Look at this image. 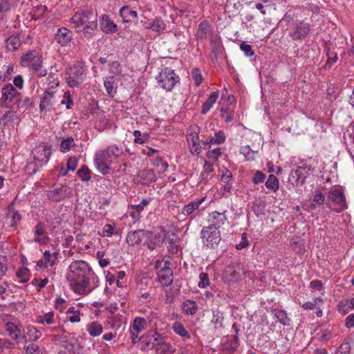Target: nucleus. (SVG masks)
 Returning <instances> with one entry per match:
<instances>
[{
  "mask_svg": "<svg viewBox=\"0 0 354 354\" xmlns=\"http://www.w3.org/2000/svg\"><path fill=\"white\" fill-rule=\"evenodd\" d=\"M66 277L71 288L77 295H86L98 284V277L85 261H73L68 266Z\"/></svg>",
  "mask_w": 354,
  "mask_h": 354,
  "instance_id": "1",
  "label": "nucleus"
},
{
  "mask_svg": "<svg viewBox=\"0 0 354 354\" xmlns=\"http://www.w3.org/2000/svg\"><path fill=\"white\" fill-rule=\"evenodd\" d=\"M122 154L123 149L115 145H110L105 149L97 151L94 157L97 169L104 175L108 174L110 172V165Z\"/></svg>",
  "mask_w": 354,
  "mask_h": 354,
  "instance_id": "2",
  "label": "nucleus"
},
{
  "mask_svg": "<svg viewBox=\"0 0 354 354\" xmlns=\"http://www.w3.org/2000/svg\"><path fill=\"white\" fill-rule=\"evenodd\" d=\"M20 64L23 67H27L37 77H45L47 70L43 66V57L35 50H29L20 57Z\"/></svg>",
  "mask_w": 354,
  "mask_h": 354,
  "instance_id": "3",
  "label": "nucleus"
},
{
  "mask_svg": "<svg viewBox=\"0 0 354 354\" xmlns=\"http://www.w3.org/2000/svg\"><path fill=\"white\" fill-rule=\"evenodd\" d=\"M326 207L336 213H340L348 209V206L344 192L341 188L331 189L328 192Z\"/></svg>",
  "mask_w": 354,
  "mask_h": 354,
  "instance_id": "4",
  "label": "nucleus"
},
{
  "mask_svg": "<svg viewBox=\"0 0 354 354\" xmlns=\"http://www.w3.org/2000/svg\"><path fill=\"white\" fill-rule=\"evenodd\" d=\"M70 21L77 27L84 26L86 32H88V30H94L97 28L96 15L90 10H77Z\"/></svg>",
  "mask_w": 354,
  "mask_h": 354,
  "instance_id": "5",
  "label": "nucleus"
},
{
  "mask_svg": "<svg viewBox=\"0 0 354 354\" xmlns=\"http://www.w3.org/2000/svg\"><path fill=\"white\" fill-rule=\"evenodd\" d=\"M86 69L81 63H75L67 68L65 73L66 84L71 88H76L81 85L86 78Z\"/></svg>",
  "mask_w": 354,
  "mask_h": 354,
  "instance_id": "6",
  "label": "nucleus"
},
{
  "mask_svg": "<svg viewBox=\"0 0 354 354\" xmlns=\"http://www.w3.org/2000/svg\"><path fill=\"white\" fill-rule=\"evenodd\" d=\"M158 86L166 91H171L175 85L180 82L179 76L174 70L165 68L156 77Z\"/></svg>",
  "mask_w": 354,
  "mask_h": 354,
  "instance_id": "7",
  "label": "nucleus"
},
{
  "mask_svg": "<svg viewBox=\"0 0 354 354\" xmlns=\"http://www.w3.org/2000/svg\"><path fill=\"white\" fill-rule=\"evenodd\" d=\"M169 260H157L155 268L158 272V279L162 286H168L173 281V271Z\"/></svg>",
  "mask_w": 354,
  "mask_h": 354,
  "instance_id": "8",
  "label": "nucleus"
},
{
  "mask_svg": "<svg viewBox=\"0 0 354 354\" xmlns=\"http://www.w3.org/2000/svg\"><path fill=\"white\" fill-rule=\"evenodd\" d=\"M201 237L203 245L209 248H216L221 240L219 230L214 227H204L201 230Z\"/></svg>",
  "mask_w": 354,
  "mask_h": 354,
  "instance_id": "9",
  "label": "nucleus"
},
{
  "mask_svg": "<svg viewBox=\"0 0 354 354\" xmlns=\"http://www.w3.org/2000/svg\"><path fill=\"white\" fill-rule=\"evenodd\" d=\"M310 30V24L304 21H297L290 25L288 36L292 40H301L308 35Z\"/></svg>",
  "mask_w": 354,
  "mask_h": 354,
  "instance_id": "10",
  "label": "nucleus"
},
{
  "mask_svg": "<svg viewBox=\"0 0 354 354\" xmlns=\"http://www.w3.org/2000/svg\"><path fill=\"white\" fill-rule=\"evenodd\" d=\"M2 97L0 102L1 106L8 107L6 104L7 102H12L15 101L17 107L20 106L21 104V93H19L14 86L11 84H7L2 88Z\"/></svg>",
  "mask_w": 354,
  "mask_h": 354,
  "instance_id": "11",
  "label": "nucleus"
},
{
  "mask_svg": "<svg viewBox=\"0 0 354 354\" xmlns=\"http://www.w3.org/2000/svg\"><path fill=\"white\" fill-rule=\"evenodd\" d=\"M314 169L311 166L304 165L303 166H298L295 169H292L289 178L288 182L293 186L302 185L307 177L308 174L310 171H313Z\"/></svg>",
  "mask_w": 354,
  "mask_h": 354,
  "instance_id": "12",
  "label": "nucleus"
},
{
  "mask_svg": "<svg viewBox=\"0 0 354 354\" xmlns=\"http://www.w3.org/2000/svg\"><path fill=\"white\" fill-rule=\"evenodd\" d=\"M50 154V149L44 144L35 147L31 153L33 160L38 162L39 166H43L48 162Z\"/></svg>",
  "mask_w": 354,
  "mask_h": 354,
  "instance_id": "13",
  "label": "nucleus"
},
{
  "mask_svg": "<svg viewBox=\"0 0 354 354\" xmlns=\"http://www.w3.org/2000/svg\"><path fill=\"white\" fill-rule=\"evenodd\" d=\"M72 189L66 185H61L48 192V197L53 201H60L71 196Z\"/></svg>",
  "mask_w": 354,
  "mask_h": 354,
  "instance_id": "14",
  "label": "nucleus"
},
{
  "mask_svg": "<svg viewBox=\"0 0 354 354\" xmlns=\"http://www.w3.org/2000/svg\"><path fill=\"white\" fill-rule=\"evenodd\" d=\"M198 127H192L187 131V140L192 146L190 147V151L192 153H199L201 152L200 139L198 136Z\"/></svg>",
  "mask_w": 354,
  "mask_h": 354,
  "instance_id": "15",
  "label": "nucleus"
},
{
  "mask_svg": "<svg viewBox=\"0 0 354 354\" xmlns=\"http://www.w3.org/2000/svg\"><path fill=\"white\" fill-rule=\"evenodd\" d=\"M153 343L156 345V354H173L175 352V348L158 333L153 336Z\"/></svg>",
  "mask_w": 354,
  "mask_h": 354,
  "instance_id": "16",
  "label": "nucleus"
},
{
  "mask_svg": "<svg viewBox=\"0 0 354 354\" xmlns=\"http://www.w3.org/2000/svg\"><path fill=\"white\" fill-rule=\"evenodd\" d=\"M150 234L146 235L147 239L146 245L150 250L160 248L166 238L165 231L162 232L153 233L149 231Z\"/></svg>",
  "mask_w": 354,
  "mask_h": 354,
  "instance_id": "17",
  "label": "nucleus"
},
{
  "mask_svg": "<svg viewBox=\"0 0 354 354\" xmlns=\"http://www.w3.org/2000/svg\"><path fill=\"white\" fill-rule=\"evenodd\" d=\"M227 211L218 212L216 211L212 212L209 214L208 222L209 223V227H217L218 230L222 227L227 221L225 213Z\"/></svg>",
  "mask_w": 354,
  "mask_h": 354,
  "instance_id": "18",
  "label": "nucleus"
},
{
  "mask_svg": "<svg viewBox=\"0 0 354 354\" xmlns=\"http://www.w3.org/2000/svg\"><path fill=\"white\" fill-rule=\"evenodd\" d=\"M156 180V174L151 169H143L139 171L134 178L137 184L145 185H148Z\"/></svg>",
  "mask_w": 354,
  "mask_h": 354,
  "instance_id": "19",
  "label": "nucleus"
},
{
  "mask_svg": "<svg viewBox=\"0 0 354 354\" xmlns=\"http://www.w3.org/2000/svg\"><path fill=\"white\" fill-rule=\"evenodd\" d=\"M150 234L149 230H139L128 233L126 241L129 245L133 246L139 244L146 235Z\"/></svg>",
  "mask_w": 354,
  "mask_h": 354,
  "instance_id": "20",
  "label": "nucleus"
},
{
  "mask_svg": "<svg viewBox=\"0 0 354 354\" xmlns=\"http://www.w3.org/2000/svg\"><path fill=\"white\" fill-rule=\"evenodd\" d=\"M72 39V32L65 27L59 28L55 35L56 41L62 46H65L69 44Z\"/></svg>",
  "mask_w": 354,
  "mask_h": 354,
  "instance_id": "21",
  "label": "nucleus"
},
{
  "mask_svg": "<svg viewBox=\"0 0 354 354\" xmlns=\"http://www.w3.org/2000/svg\"><path fill=\"white\" fill-rule=\"evenodd\" d=\"M104 86L108 95L113 97L117 93L118 80L116 77L111 75L104 79Z\"/></svg>",
  "mask_w": 354,
  "mask_h": 354,
  "instance_id": "22",
  "label": "nucleus"
},
{
  "mask_svg": "<svg viewBox=\"0 0 354 354\" xmlns=\"http://www.w3.org/2000/svg\"><path fill=\"white\" fill-rule=\"evenodd\" d=\"M311 203L308 207V212H313L322 205L325 201V196L319 190L312 192Z\"/></svg>",
  "mask_w": 354,
  "mask_h": 354,
  "instance_id": "23",
  "label": "nucleus"
},
{
  "mask_svg": "<svg viewBox=\"0 0 354 354\" xmlns=\"http://www.w3.org/2000/svg\"><path fill=\"white\" fill-rule=\"evenodd\" d=\"M100 26L102 30L106 34H112L118 30L117 25L105 15L102 16Z\"/></svg>",
  "mask_w": 354,
  "mask_h": 354,
  "instance_id": "24",
  "label": "nucleus"
},
{
  "mask_svg": "<svg viewBox=\"0 0 354 354\" xmlns=\"http://www.w3.org/2000/svg\"><path fill=\"white\" fill-rule=\"evenodd\" d=\"M212 34V27L209 23L205 20L201 21L196 31V37L198 39L203 40L209 37Z\"/></svg>",
  "mask_w": 354,
  "mask_h": 354,
  "instance_id": "25",
  "label": "nucleus"
},
{
  "mask_svg": "<svg viewBox=\"0 0 354 354\" xmlns=\"http://www.w3.org/2000/svg\"><path fill=\"white\" fill-rule=\"evenodd\" d=\"M55 102V93L46 91L41 100L39 108L41 111L50 110Z\"/></svg>",
  "mask_w": 354,
  "mask_h": 354,
  "instance_id": "26",
  "label": "nucleus"
},
{
  "mask_svg": "<svg viewBox=\"0 0 354 354\" xmlns=\"http://www.w3.org/2000/svg\"><path fill=\"white\" fill-rule=\"evenodd\" d=\"M120 15L124 23H129L138 17L136 11L131 10L128 6H124L120 8Z\"/></svg>",
  "mask_w": 354,
  "mask_h": 354,
  "instance_id": "27",
  "label": "nucleus"
},
{
  "mask_svg": "<svg viewBox=\"0 0 354 354\" xmlns=\"http://www.w3.org/2000/svg\"><path fill=\"white\" fill-rule=\"evenodd\" d=\"M205 198H196L190 202L182 209V214L185 216L191 215L195 210L198 209L200 205L204 202Z\"/></svg>",
  "mask_w": 354,
  "mask_h": 354,
  "instance_id": "28",
  "label": "nucleus"
},
{
  "mask_svg": "<svg viewBox=\"0 0 354 354\" xmlns=\"http://www.w3.org/2000/svg\"><path fill=\"white\" fill-rule=\"evenodd\" d=\"M219 93L218 91L212 92L208 96L207 100L203 103L201 113L206 114L210 109L212 107L213 104L216 102L218 98Z\"/></svg>",
  "mask_w": 354,
  "mask_h": 354,
  "instance_id": "29",
  "label": "nucleus"
},
{
  "mask_svg": "<svg viewBox=\"0 0 354 354\" xmlns=\"http://www.w3.org/2000/svg\"><path fill=\"white\" fill-rule=\"evenodd\" d=\"M5 327H6V331L9 334V336L12 339H13L15 340H18L21 337V333L20 328L15 323L8 322V323H6Z\"/></svg>",
  "mask_w": 354,
  "mask_h": 354,
  "instance_id": "30",
  "label": "nucleus"
},
{
  "mask_svg": "<svg viewBox=\"0 0 354 354\" xmlns=\"http://www.w3.org/2000/svg\"><path fill=\"white\" fill-rule=\"evenodd\" d=\"M223 321L224 317L223 313L218 309L213 310L211 322L214 324V327L216 330L223 328Z\"/></svg>",
  "mask_w": 354,
  "mask_h": 354,
  "instance_id": "31",
  "label": "nucleus"
},
{
  "mask_svg": "<svg viewBox=\"0 0 354 354\" xmlns=\"http://www.w3.org/2000/svg\"><path fill=\"white\" fill-rule=\"evenodd\" d=\"M86 330L92 337H98L103 332L102 326L97 322H92L86 325Z\"/></svg>",
  "mask_w": 354,
  "mask_h": 354,
  "instance_id": "32",
  "label": "nucleus"
},
{
  "mask_svg": "<svg viewBox=\"0 0 354 354\" xmlns=\"http://www.w3.org/2000/svg\"><path fill=\"white\" fill-rule=\"evenodd\" d=\"M172 329L175 333L185 340L189 339L191 338L190 333L185 329L181 322H175L172 325Z\"/></svg>",
  "mask_w": 354,
  "mask_h": 354,
  "instance_id": "33",
  "label": "nucleus"
},
{
  "mask_svg": "<svg viewBox=\"0 0 354 354\" xmlns=\"http://www.w3.org/2000/svg\"><path fill=\"white\" fill-rule=\"evenodd\" d=\"M66 319L71 323H78L80 322V311L75 306L69 307L66 310Z\"/></svg>",
  "mask_w": 354,
  "mask_h": 354,
  "instance_id": "34",
  "label": "nucleus"
},
{
  "mask_svg": "<svg viewBox=\"0 0 354 354\" xmlns=\"http://www.w3.org/2000/svg\"><path fill=\"white\" fill-rule=\"evenodd\" d=\"M147 327V319L145 317H136L133 320V324L130 328V331H135L136 333H141Z\"/></svg>",
  "mask_w": 354,
  "mask_h": 354,
  "instance_id": "35",
  "label": "nucleus"
},
{
  "mask_svg": "<svg viewBox=\"0 0 354 354\" xmlns=\"http://www.w3.org/2000/svg\"><path fill=\"white\" fill-rule=\"evenodd\" d=\"M58 255V252L51 253L49 250H46L43 254V258L44 259V268L53 266L56 263Z\"/></svg>",
  "mask_w": 354,
  "mask_h": 354,
  "instance_id": "36",
  "label": "nucleus"
},
{
  "mask_svg": "<svg viewBox=\"0 0 354 354\" xmlns=\"http://www.w3.org/2000/svg\"><path fill=\"white\" fill-rule=\"evenodd\" d=\"M272 313L281 324L284 326L290 325V319L288 317L285 310L274 309Z\"/></svg>",
  "mask_w": 354,
  "mask_h": 354,
  "instance_id": "37",
  "label": "nucleus"
},
{
  "mask_svg": "<svg viewBox=\"0 0 354 354\" xmlns=\"http://www.w3.org/2000/svg\"><path fill=\"white\" fill-rule=\"evenodd\" d=\"M232 328L234 329V330L236 332V335H234L232 337V340L230 342H228L225 346V349L229 353L234 352L239 346V338L237 336L238 328H237L236 324H233Z\"/></svg>",
  "mask_w": 354,
  "mask_h": 354,
  "instance_id": "38",
  "label": "nucleus"
},
{
  "mask_svg": "<svg viewBox=\"0 0 354 354\" xmlns=\"http://www.w3.org/2000/svg\"><path fill=\"white\" fill-rule=\"evenodd\" d=\"M177 235L171 233L167 236V248L173 254L178 252Z\"/></svg>",
  "mask_w": 354,
  "mask_h": 354,
  "instance_id": "39",
  "label": "nucleus"
},
{
  "mask_svg": "<svg viewBox=\"0 0 354 354\" xmlns=\"http://www.w3.org/2000/svg\"><path fill=\"white\" fill-rule=\"evenodd\" d=\"M148 28L151 29L153 31L157 32H163L166 29V24L165 21L160 18L157 17L154 19V21L151 23V24L148 27Z\"/></svg>",
  "mask_w": 354,
  "mask_h": 354,
  "instance_id": "40",
  "label": "nucleus"
},
{
  "mask_svg": "<svg viewBox=\"0 0 354 354\" xmlns=\"http://www.w3.org/2000/svg\"><path fill=\"white\" fill-rule=\"evenodd\" d=\"M266 186L268 189L274 192H277L279 187L278 178L273 174L269 175L266 182Z\"/></svg>",
  "mask_w": 354,
  "mask_h": 354,
  "instance_id": "41",
  "label": "nucleus"
},
{
  "mask_svg": "<svg viewBox=\"0 0 354 354\" xmlns=\"http://www.w3.org/2000/svg\"><path fill=\"white\" fill-rule=\"evenodd\" d=\"M54 316L55 315L53 312H48L43 316H39L37 319V322L41 324L51 325L55 322Z\"/></svg>",
  "mask_w": 354,
  "mask_h": 354,
  "instance_id": "42",
  "label": "nucleus"
},
{
  "mask_svg": "<svg viewBox=\"0 0 354 354\" xmlns=\"http://www.w3.org/2000/svg\"><path fill=\"white\" fill-rule=\"evenodd\" d=\"M225 133L222 131H219L215 133L214 137H209L208 140L209 143L220 145L225 142Z\"/></svg>",
  "mask_w": 354,
  "mask_h": 354,
  "instance_id": "43",
  "label": "nucleus"
},
{
  "mask_svg": "<svg viewBox=\"0 0 354 354\" xmlns=\"http://www.w3.org/2000/svg\"><path fill=\"white\" fill-rule=\"evenodd\" d=\"M26 336L29 340L36 341L41 336V333L34 326L27 327Z\"/></svg>",
  "mask_w": 354,
  "mask_h": 354,
  "instance_id": "44",
  "label": "nucleus"
},
{
  "mask_svg": "<svg viewBox=\"0 0 354 354\" xmlns=\"http://www.w3.org/2000/svg\"><path fill=\"white\" fill-rule=\"evenodd\" d=\"M20 46V41L16 37H10L6 40V47L8 50L14 51Z\"/></svg>",
  "mask_w": 354,
  "mask_h": 354,
  "instance_id": "45",
  "label": "nucleus"
},
{
  "mask_svg": "<svg viewBox=\"0 0 354 354\" xmlns=\"http://www.w3.org/2000/svg\"><path fill=\"white\" fill-rule=\"evenodd\" d=\"M74 145L75 142L73 138L72 137H68L61 141L60 151L63 153H66Z\"/></svg>",
  "mask_w": 354,
  "mask_h": 354,
  "instance_id": "46",
  "label": "nucleus"
},
{
  "mask_svg": "<svg viewBox=\"0 0 354 354\" xmlns=\"http://www.w3.org/2000/svg\"><path fill=\"white\" fill-rule=\"evenodd\" d=\"M78 177L81 180L87 182L91 179V171L86 165L82 166L77 172Z\"/></svg>",
  "mask_w": 354,
  "mask_h": 354,
  "instance_id": "47",
  "label": "nucleus"
},
{
  "mask_svg": "<svg viewBox=\"0 0 354 354\" xmlns=\"http://www.w3.org/2000/svg\"><path fill=\"white\" fill-rule=\"evenodd\" d=\"M133 136L135 137L134 142L138 144H143L149 138V136L147 133H142L139 130H135L133 131Z\"/></svg>",
  "mask_w": 354,
  "mask_h": 354,
  "instance_id": "48",
  "label": "nucleus"
},
{
  "mask_svg": "<svg viewBox=\"0 0 354 354\" xmlns=\"http://www.w3.org/2000/svg\"><path fill=\"white\" fill-rule=\"evenodd\" d=\"M183 310L187 315H194L197 311V306L194 301L188 300L183 304Z\"/></svg>",
  "mask_w": 354,
  "mask_h": 354,
  "instance_id": "49",
  "label": "nucleus"
},
{
  "mask_svg": "<svg viewBox=\"0 0 354 354\" xmlns=\"http://www.w3.org/2000/svg\"><path fill=\"white\" fill-rule=\"evenodd\" d=\"M17 119V114L15 111L9 110L6 111L1 118L0 121L4 122V124H8L10 121H14Z\"/></svg>",
  "mask_w": 354,
  "mask_h": 354,
  "instance_id": "50",
  "label": "nucleus"
},
{
  "mask_svg": "<svg viewBox=\"0 0 354 354\" xmlns=\"http://www.w3.org/2000/svg\"><path fill=\"white\" fill-rule=\"evenodd\" d=\"M41 167L42 166H39V164L38 163V162H35L34 160L33 162L28 163L25 167V169L29 175L32 176V175L35 174Z\"/></svg>",
  "mask_w": 354,
  "mask_h": 354,
  "instance_id": "51",
  "label": "nucleus"
},
{
  "mask_svg": "<svg viewBox=\"0 0 354 354\" xmlns=\"http://www.w3.org/2000/svg\"><path fill=\"white\" fill-rule=\"evenodd\" d=\"M240 152L244 155L245 158L248 160L254 159V155L255 152L251 149L250 146L247 145L241 147L240 149Z\"/></svg>",
  "mask_w": 354,
  "mask_h": 354,
  "instance_id": "52",
  "label": "nucleus"
},
{
  "mask_svg": "<svg viewBox=\"0 0 354 354\" xmlns=\"http://www.w3.org/2000/svg\"><path fill=\"white\" fill-rule=\"evenodd\" d=\"M31 283L33 286L37 287V291L39 292L48 283V279L47 278H35Z\"/></svg>",
  "mask_w": 354,
  "mask_h": 354,
  "instance_id": "53",
  "label": "nucleus"
},
{
  "mask_svg": "<svg viewBox=\"0 0 354 354\" xmlns=\"http://www.w3.org/2000/svg\"><path fill=\"white\" fill-rule=\"evenodd\" d=\"M16 275L21 279L22 283H25L28 281L29 270L26 268H21L17 271Z\"/></svg>",
  "mask_w": 354,
  "mask_h": 354,
  "instance_id": "54",
  "label": "nucleus"
},
{
  "mask_svg": "<svg viewBox=\"0 0 354 354\" xmlns=\"http://www.w3.org/2000/svg\"><path fill=\"white\" fill-rule=\"evenodd\" d=\"M213 171V165L212 163L206 161L203 166V169L201 174L203 179L207 178L209 174Z\"/></svg>",
  "mask_w": 354,
  "mask_h": 354,
  "instance_id": "55",
  "label": "nucleus"
},
{
  "mask_svg": "<svg viewBox=\"0 0 354 354\" xmlns=\"http://www.w3.org/2000/svg\"><path fill=\"white\" fill-rule=\"evenodd\" d=\"M67 306V301L62 297H57L55 301V308L59 312H62Z\"/></svg>",
  "mask_w": 354,
  "mask_h": 354,
  "instance_id": "56",
  "label": "nucleus"
},
{
  "mask_svg": "<svg viewBox=\"0 0 354 354\" xmlns=\"http://www.w3.org/2000/svg\"><path fill=\"white\" fill-rule=\"evenodd\" d=\"M199 282L198 286L201 288H205L209 285V281L208 278V274L205 272H201L199 274Z\"/></svg>",
  "mask_w": 354,
  "mask_h": 354,
  "instance_id": "57",
  "label": "nucleus"
},
{
  "mask_svg": "<svg viewBox=\"0 0 354 354\" xmlns=\"http://www.w3.org/2000/svg\"><path fill=\"white\" fill-rule=\"evenodd\" d=\"M192 76L197 86L202 83L203 78L198 68H195L192 69Z\"/></svg>",
  "mask_w": 354,
  "mask_h": 354,
  "instance_id": "58",
  "label": "nucleus"
},
{
  "mask_svg": "<svg viewBox=\"0 0 354 354\" xmlns=\"http://www.w3.org/2000/svg\"><path fill=\"white\" fill-rule=\"evenodd\" d=\"M240 48L248 57H252L254 55V51L252 50V46L245 42H242L241 44Z\"/></svg>",
  "mask_w": 354,
  "mask_h": 354,
  "instance_id": "59",
  "label": "nucleus"
},
{
  "mask_svg": "<svg viewBox=\"0 0 354 354\" xmlns=\"http://www.w3.org/2000/svg\"><path fill=\"white\" fill-rule=\"evenodd\" d=\"M63 97L64 100L61 101L62 104H66V107L68 109H70L73 106V102L71 99V94L69 91H66L64 93Z\"/></svg>",
  "mask_w": 354,
  "mask_h": 354,
  "instance_id": "60",
  "label": "nucleus"
},
{
  "mask_svg": "<svg viewBox=\"0 0 354 354\" xmlns=\"http://www.w3.org/2000/svg\"><path fill=\"white\" fill-rule=\"evenodd\" d=\"M34 233L37 236H47L46 235V232L45 230L44 225L42 223H41V222L37 223L36 225V226L35 227Z\"/></svg>",
  "mask_w": 354,
  "mask_h": 354,
  "instance_id": "61",
  "label": "nucleus"
},
{
  "mask_svg": "<svg viewBox=\"0 0 354 354\" xmlns=\"http://www.w3.org/2000/svg\"><path fill=\"white\" fill-rule=\"evenodd\" d=\"M77 163H78V159L75 157V156H73V157H70L68 159V161H67V170H70V171H75L77 168Z\"/></svg>",
  "mask_w": 354,
  "mask_h": 354,
  "instance_id": "62",
  "label": "nucleus"
},
{
  "mask_svg": "<svg viewBox=\"0 0 354 354\" xmlns=\"http://www.w3.org/2000/svg\"><path fill=\"white\" fill-rule=\"evenodd\" d=\"M221 149L219 147L215 148L212 150H209L207 153V156L209 158L217 160L221 155Z\"/></svg>",
  "mask_w": 354,
  "mask_h": 354,
  "instance_id": "63",
  "label": "nucleus"
},
{
  "mask_svg": "<svg viewBox=\"0 0 354 354\" xmlns=\"http://www.w3.org/2000/svg\"><path fill=\"white\" fill-rule=\"evenodd\" d=\"M26 354H42L39 346L35 344H29L26 347Z\"/></svg>",
  "mask_w": 354,
  "mask_h": 354,
  "instance_id": "64",
  "label": "nucleus"
}]
</instances>
